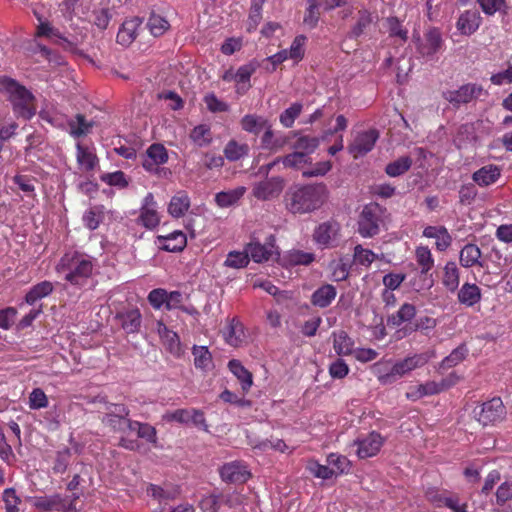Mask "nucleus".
<instances>
[{"label": "nucleus", "instance_id": "1", "mask_svg": "<svg viewBox=\"0 0 512 512\" xmlns=\"http://www.w3.org/2000/svg\"><path fill=\"white\" fill-rule=\"evenodd\" d=\"M327 198L324 183L290 188L285 195L286 208L293 214H306L318 210Z\"/></svg>", "mask_w": 512, "mask_h": 512}, {"label": "nucleus", "instance_id": "2", "mask_svg": "<svg viewBox=\"0 0 512 512\" xmlns=\"http://www.w3.org/2000/svg\"><path fill=\"white\" fill-rule=\"evenodd\" d=\"M0 87L9 94V101L18 117L29 120L36 114L35 97L15 79L0 75Z\"/></svg>", "mask_w": 512, "mask_h": 512}, {"label": "nucleus", "instance_id": "3", "mask_svg": "<svg viewBox=\"0 0 512 512\" xmlns=\"http://www.w3.org/2000/svg\"><path fill=\"white\" fill-rule=\"evenodd\" d=\"M427 361L422 354H414L406 358L404 361L397 363L378 362L372 367L373 373L383 385L392 384L407 372L423 365Z\"/></svg>", "mask_w": 512, "mask_h": 512}, {"label": "nucleus", "instance_id": "4", "mask_svg": "<svg viewBox=\"0 0 512 512\" xmlns=\"http://www.w3.org/2000/svg\"><path fill=\"white\" fill-rule=\"evenodd\" d=\"M386 218V208L371 202L366 204L358 219V232L361 236L370 238L377 235Z\"/></svg>", "mask_w": 512, "mask_h": 512}, {"label": "nucleus", "instance_id": "5", "mask_svg": "<svg viewBox=\"0 0 512 512\" xmlns=\"http://www.w3.org/2000/svg\"><path fill=\"white\" fill-rule=\"evenodd\" d=\"M66 261L69 271L65 275V280L73 285H83L86 279L92 274L93 264L91 260L76 254L70 259H67V256L62 259L63 263Z\"/></svg>", "mask_w": 512, "mask_h": 512}, {"label": "nucleus", "instance_id": "6", "mask_svg": "<svg viewBox=\"0 0 512 512\" xmlns=\"http://www.w3.org/2000/svg\"><path fill=\"white\" fill-rule=\"evenodd\" d=\"M312 237L321 249L336 247L340 237V224L335 220L323 222L314 229Z\"/></svg>", "mask_w": 512, "mask_h": 512}, {"label": "nucleus", "instance_id": "7", "mask_svg": "<svg viewBox=\"0 0 512 512\" xmlns=\"http://www.w3.org/2000/svg\"><path fill=\"white\" fill-rule=\"evenodd\" d=\"M483 93L484 89L481 85L468 83L460 86L456 90L444 91L442 96L450 104L458 108L462 104H467L472 100L478 99Z\"/></svg>", "mask_w": 512, "mask_h": 512}, {"label": "nucleus", "instance_id": "8", "mask_svg": "<svg viewBox=\"0 0 512 512\" xmlns=\"http://www.w3.org/2000/svg\"><path fill=\"white\" fill-rule=\"evenodd\" d=\"M478 421L484 426L495 424L505 418L506 410L500 398H493L482 404L479 412L474 410Z\"/></svg>", "mask_w": 512, "mask_h": 512}, {"label": "nucleus", "instance_id": "9", "mask_svg": "<svg viewBox=\"0 0 512 512\" xmlns=\"http://www.w3.org/2000/svg\"><path fill=\"white\" fill-rule=\"evenodd\" d=\"M378 139L379 131L376 129L359 132L349 145L348 150L354 158L364 156L374 148Z\"/></svg>", "mask_w": 512, "mask_h": 512}, {"label": "nucleus", "instance_id": "10", "mask_svg": "<svg viewBox=\"0 0 512 512\" xmlns=\"http://www.w3.org/2000/svg\"><path fill=\"white\" fill-rule=\"evenodd\" d=\"M248 257L250 256L254 262L261 263L268 261L274 254L279 255L275 248V237L270 235L265 244L259 241H251L246 246Z\"/></svg>", "mask_w": 512, "mask_h": 512}, {"label": "nucleus", "instance_id": "11", "mask_svg": "<svg viewBox=\"0 0 512 512\" xmlns=\"http://www.w3.org/2000/svg\"><path fill=\"white\" fill-rule=\"evenodd\" d=\"M443 38L438 28H429L424 33V38L418 44V52L424 57H431L441 50Z\"/></svg>", "mask_w": 512, "mask_h": 512}, {"label": "nucleus", "instance_id": "12", "mask_svg": "<svg viewBox=\"0 0 512 512\" xmlns=\"http://www.w3.org/2000/svg\"><path fill=\"white\" fill-rule=\"evenodd\" d=\"M283 190V180L280 177H273L259 182L253 188V195L257 199L267 200L278 196Z\"/></svg>", "mask_w": 512, "mask_h": 512}, {"label": "nucleus", "instance_id": "13", "mask_svg": "<svg viewBox=\"0 0 512 512\" xmlns=\"http://www.w3.org/2000/svg\"><path fill=\"white\" fill-rule=\"evenodd\" d=\"M168 161V152L163 144L153 143L146 150L143 156L142 166L148 171L154 169L155 166H160Z\"/></svg>", "mask_w": 512, "mask_h": 512}, {"label": "nucleus", "instance_id": "14", "mask_svg": "<svg viewBox=\"0 0 512 512\" xmlns=\"http://www.w3.org/2000/svg\"><path fill=\"white\" fill-rule=\"evenodd\" d=\"M355 444L357 445V455L364 459L372 457L379 452L383 439L380 434L372 432L367 437L355 441Z\"/></svg>", "mask_w": 512, "mask_h": 512}, {"label": "nucleus", "instance_id": "15", "mask_svg": "<svg viewBox=\"0 0 512 512\" xmlns=\"http://www.w3.org/2000/svg\"><path fill=\"white\" fill-rule=\"evenodd\" d=\"M157 241L159 247L168 252H180L187 244L186 235L181 231H174L166 236H158Z\"/></svg>", "mask_w": 512, "mask_h": 512}, {"label": "nucleus", "instance_id": "16", "mask_svg": "<svg viewBox=\"0 0 512 512\" xmlns=\"http://www.w3.org/2000/svg\"><path fill=\"white\" fill-rule=\"evenodd\" d=\"M220 475L223 481L230 483H243L249 477L245 467L237 462L223 465L220 469Z\"/></svg>", "mask_w": 512, "mask_h": 512}, {"label": "nucleus", "instance_id": "17", "mask_svg": "<svg viewBox=\"0 0 512 512\" xmlns=\"http://www.w3.org/2000/svg\"><path fill=\"white\" fill-rule=\"evenodd\" d=\"M375 16L367 10L360 9L357 12V20L356 23L351 27L350 31L347 34V37L350 39H358L361 37L368 28L373 24L375 20Z\"/></svg>", "mask_w": 512, "mask_h": 512}, {"label": "nucleus", "instance_id": "18", "mask_svg": "<svg viewBox=\"0 0 512 512\" xmlns=\"http://www.w3.org/2000/svg\"><path fill=\"white\" fill-rule=\"evenodd\" d=\"M481 250L475 244L468 243L460 251L459 261L462 267L470 268L473 266L484 267V261L481 260Z\"/></svg>", "mask_w": 512, "mask_h": 512}, {"label": "nucleus", "instance_id": "19", "mask_svg": "<svg viewBox=\"0 0 512 512\" xmlns=\"http://www.w3.org/2000/svg\"><path fill=\"white\" fill-rule=\"evenodd\" d=\"M481 17L476 10H467L460 15L457 21V29L464 35H471L480 26Z\"/></svg>", "mask_w": 512, "mask_h": 512}, {"label": "nucleus", "instance_id": "20", "mask_svg": "<svg viewBox=\"0 0 512 512\" xmlns=\"http://www.w3.org/2000/svg\"><path fill=\"white\" fill-rule=\"evenodd\" d=\"M223 337L233 348H240L245 339L243 325L237 319H231L223 330Z\"/></svg>", "mask_w": 512, "mask_h": 512}, {"label": "nucleus", "instance_id": "21", "mask_svg": "<svg viewBox=\"0 0 512 512\" xmlns=\"http://www.w3.org/2000/svg\"><path fill=\"white\" fill-rule=\"evenodd\" d=\"M501 175V169L494 164L481 167L472 175V179L479 186H489L495 183Z\"/></svg>", "mask_w": 512, "mask_h": 512}, {"label": "nucleus", "instance_id": "22", "mask_svg": "<svg viewBox=\"0 0 512 512\" xmlns=\"http://www.w3.org/2000/svg\"><path fill=\"white\" fill-rule=\"evenodd\" d=\"M142 24V20L139 17L126 20L117 34V42L121 45H129L136 38V31Z\"/></svg>", "mask_w": 512, "mask_h": 512}, {"label": "nucleus", "instance_id": "23", "mask_svg": "<svg viewBox=\"0 0 512 512\" xmlns=\"http://www.w3.org/2000/svg\"><path fill=\"white\" fill-rule=\"evenodd\" d=\"M337 295L336 288L331 284H324L315 290L311 296V303L320 308L328 307Z\"/></svg>", "mask_w": 512, "mask_h": 512}, {"label": "nucleus", "instance_id": "24", "mask_svg": "<svg viewBox=\"0 0 512 512\" xmlns=\"http://www.w3.org/2000/svg\"><path fill=\"white\" fill-rule=\"evenodd\" d=\"M120 320L122 328L127 333H135L141 327L142 317L138 309H130L120 312L116 316Z\"/></svg>", "mask_w": 512, "mask_h": 512}, {"label": "nucleus", "instance_id": "25", "mask_svg": "<svg viewBox=\"0 0 512 512\" xmlns=\"http://www.w3.org/2000/svg\"><path fill=\"white\" fill-rule=\"evenodd\" d=\"M458 301L467 306L472 307L481 300V290L476 284L465 283L458 290Z\"/></svg>", "mask_w": 512, "mask_h": 512}, {"label": "nucleus", "instance_id": "26", "mask_svg": "<svg viewBox=\"0 0 512 512\" xmlns=\"http://www.w3.org/2000/svg\"><path fill=\"white\" fill-rule=\"evenodd\" d=\"M190 207V199L185 191H179L169 203L168 212L174 218L182 217Z\"/></svg>", "mask_w": 512, "mask_h": 512}, {"label": "nucleus", "instance_id": "27", "mask_svg": "<svg viewBox=\"0 0 512 512\" xmlns=\"http://www.w3.org/2000/svg\"><path fill=\"white\" fill-rule=\"evenodd\" d=\"M416 315V308L413 304L405 303L400 309L387 319L388 326L394 328L401 326L404 323L410 322Z\"/></svg>", "mask_w": 512, "mask_h": 512}, {"label": "nucleus", "instance_id": "28", "mask_svg": "<svg viewBox=\"0 0 512 512\" xmlns=\"http://www.w3.org/2000/svg\"><path fill=\"white\" fill-rule=\"evenodd\" d=\"M157 331L166 350L169 352H177L179 350L180 340L177 333L168 329L162 322L157 323Z\"/></svg>", "mask_w": 512, "mask_h": 512}, {"label": "nucleus", "instance_id": "29", "mask_svg": "<svg viewBox=\"0 0 512 512\" xmlns=\"http://www.w3.org/2000/svg\"><path fill=\"white\" fill-rule=\"evenodd\" d=\"M240 124L244 131L258 135L264 128L268 127L269 121L263 116L247 114L241 119Z\"/></svg>", "mask_w": 512, "mask_h": 512}, {"label": "nucleus", "instance_id": "30", "mask_svg": "<svg viewBox=\"0 0 512 512\" xmlns=\"http://www.w3.org/2000/svg\"><path fill=\"white\" fill-rule=\"evenodd\" d=\"M76 150V158L79 166L85 171L93 170L99 162L96 154L80 143L77 144Z\"/></svg>", "mask_w": 512, "mask_h": 512}, {"label": "nucleus", "instance_id": "31", "mask_svg": "<svg viewBox=\"0 0 512 512\" xmlns=\"http://www.w3.org/2000/svg\"><path fill=\"white\" fill-rule=\"evenodd\" d=\"M67 124L70 134L75 138L87 135L93 127V122L87 121L83 114H76Z\"/></svg>", "mask_w": 512, "mask_h": 512}, {"label": "nucleus", "instance_id": "32", "mask_svg": "<svg viewBox=\"0 0 512 512\" xmlns=\"http://www.w3.org/2000/svg\"><path fill=\"white\" fill-rule=\"evenodd\" d=\"M228 367L240 381L243 392H247L253 384L252 374L238 360H231Z\"/></svg>", "mask_w": 512, "mask_h": 512}, {"label": "nucleus", "instance_id": "33", "mask_svg": "<svg viewBox=\"0 0 512 512\" xmlns=\"http://www.w3.org/2000/svg\"><path fill=\"white\" fill-rule=\"evenodd\" d=\"M53 291V284L50 281H42L34 285L26 294L25 302L34 305L38 300L48 296Z\"/></svg>", "mask_w": 512, "mask_h": 512}, {"label": "nucleus", "instance_id": "34", "mask_svg": "<svg viewBox=\"0 0 512 512\" xmlns=\"http://www.w3.org/2000/svg\"><path fill=\"white\" fill-rule=\"evenodd\" d=\"M459 283V269L455 262L450 261L444 267L443 285L450 292H455L459 287Z\"/></svg>", "mask_w": 512, "mask_h": 512}, {"label": "nucleus", "instance_id": "35", "mask_svg": "<svg viewBox=\"0 0 512 512\" xmlns=\"http://www.w3.org/2000/svg\"><path fill=\"white\" fill-rule=\"evenodd\" d=\"M245 188L238 187L229 191H222L216 194L215 202L221 208H227L234 205L244 195Z\"/></svg>", "mask_w": 512, "mask_h": 512}, {"label": "nucleus", "instance_id": "36", "mask_svg": "<svg viewBox=\"0 0 512 512\" xmlns=\"http://www.w3.org/2000/svg\"><path fill=\"white\" fill-rule=\"evenodd\" d=\"M412 164L413 160L410 156H402L387 164L385 172L390 177H398L406 173Z\"/></svg>", "mask_w": 512, "mask_h": 512}, {"label": "nucleus", "instance_id": "37", "mask_svg": "<svg viewBox=\"0 0 512 512\" xmlns=\"http://www.w3.org/2000/svg\"><path fill=\"white\" fill-rule=\"evenodd\" d=\"M319 144L320 138L302 135L292 144V148L309 157V154L313 153L318 148Z\"/></svg>", "mask_w": 512, "mask_h": 512}, {"label": "nucleus", "instance_id": "38", "mask_svg": "<svg viewBox=\"0 0 512 512\" xmlns=\"http://www.w3.org/2000/svg\"><path fill=\"white\" fill-rule=\"evenodd\" d=\"M249 146L247 144H240L235 140H230L225 148L224 155L227 160L234 162L248 155Z\"/></svg>", "mask_w": 512, "mask_h": 512}, {"label": "nucleus", "instance_id": "39", "mask_svg": "<svg viewBox=\"0 0 512 512\" xmlns=\"http://www.w3.org/2000/svg\"><path fill=\"white\" fill-rule=\"evenodd\" d=\"M190 138L199 147L207 146L212 141L210 128L204 124L198 125L192 129Z\"/></svg>", "mask_w": 512, "mask_h": 512}, {"label": "nucleus", "instance_id": "40", "mask_svg": "<svg viewBox=\"0 0 512 512\" xmlns=\"http://www.w3.org/2000/svg\"><path fill=\"white\" fill-rule=\"evenodd\" d=\"M138 219L147 229H154L160 222L159 214L153 207H141Z\"/></svg>", "mask_w": 512, "mask_h": 512}, {"label": "nucleus", "instance_id": "41", "mask_svg": "<svg viewBox=\"0 0 512 512\" xmlns=\"http://www.w3.org/2000/svg\"><path fill=\"white\" fill-rule=\"evenodd\" d=\"M281 163L286 168H294V169H301L304 165L310 163V158L304 155L303 153H300V151L294 150V152L284 156L280 157Z\"/></svg>", "mask_w": 512, "mask_h": 512}, {"label": "nucleus", "instance_id": "42", "mask_svg": "<svg viewBox=\"0 0 512 512\" xmlns=\"http://www.w3.org/2000/svg\"><path fill=\"white\" fill-rule=\"evenodd\" d=\"M315 260L313 253L304 252L301 250H291L285 257V261L289 265H309Z\"/></svg>", "mask_w": 512, "mask_h": 512}, {"label": "nucleus", "instance_id": "43", "mask_svg": "<svg viewBox=\"0 0 512 512\" xmlns=\"http://www.w3.org/2000/svg\"><path fill=\"white\" fill-rule=\"evenodd\" d=\"M100 180L109 186H115L117 188L123 189L129 185V180L126 175L122 171H115L112 173H105L100 176Z\"/></svg>", "mask_w": 512, "mask_h": 512}, {"label": "nucleus", "instance_id": "44", "mask_svg": "<svg viewBox=\"0 0 512 512\" xmlns=\"http://www.w3.org/2000/svg\"><path fill=\"white\" fill-rule=\"evenodd\" d=\"M34 506L38 509L49 511L52 509H61L64 508L62 504V499L59 495H54L51 497H37L34 499Z\"/></svg>", "mask_w": 512, "mask_h": 512}, {"label": "nucleus", "instance_id": "45", "mask_svg": "<svg viewBox=\"0 0 512 512\" xmlns=\"http://www.w3.org/2000/svg\"><path fill=\"white\" fill-rule=\"evenodd\" d=\"M263 3H264V0H253L252 1L251 7H250V12H249V17H248V24H247L248 25L247 30L249 32L256 30L258 24L260 23V21L262 19Z\"/></svg>", "mask_w": 512, "mask_h": 512}, {"label": "nucleus", "instance_id": "46", "mask_svg": "<svg viewBox=\"0 0 512 512\" xmlns=\"http://www.w3.org/2000/svg\"><path fill=\"white\" fill-rule=\"evenodd\" d=\"M327 463L335 470V475L347 473L350 469V461L343 455L331 453L327 457Z\"/></svg>", "mask_w": 512, "mask_h": 512}, {"label": "nucleus", "instance_id": "47", "mask_svg": "<svg viewBox=\"0 0 512 512\" xmlns=\"http://www.w3.org/2000/svg\"><path fill=\"white\" fill-rule=\"evenodd\" d=\"M306 469L315 477L324 480L330 479L335 475V470L329 466L321 465L317 461L310 460L307 463Z\"/></svg>", "mask_w": 512, "mask_h": 512}, {"label": "nucleus", "instance_id": "48", "mask_svg": "<svg viewBox=\"0 0 512 512\" xmlns=\"http://www.w3.org/2000/svg\"><path fill=\"white\" fill-rule=\"evenodd\" d=\"M147 27L149 28L152 35L158 37L163 35L164 32L169 28V23L162 16L152 14L147 22Z\"/></svg>", "mask_w": 512, "mask_h": 512}, {"label": "nucleus", "instance_id": "49", "mask_svg": "<svg viewBox=\"0 0 512 512\" xmlns=\"http://www.w3.org/2000/svg\"><path fill=\"white\" fill-rule=\"evenodd\" d=\"M416 259L421 267V274H426L434 265V259L427 247H418L416 249Z\"/></svg>", "mask_w": 512, "mask_h": 512}, {"label": "nucleus", "instance_id": "50", "mask_svg": "<svg viewBox=\"0 0 512 512\" xmlns=\"http://www.w3.org/2000/svg\"><path fill=\"white\" fill-rule=\"evenodd\" d=\"M249 264L247 252L232 251L227 255L224 265L230 268H244Z\"/></svg>", "mask_w": 512, "mask_h": 512}, {"label": "nucleus", "instance_id": "51", "mask_svg": "<svg viewBox=\"0 0 512 512\" xmlns=\"http://www.w3.org/2000/svg\"><path fill=\"white\" fill-rule=\"evenodd\" d=\"M302 111V105L300 103H294L289 108L284 110L280 115V123L286 127L290 128L293 126L295 119L300 115Z\"/></svg>", "mask_w": 512, "mask_h": 512}, {"label": "nucleus", "instance_id": "52", "mask_svg": "<svg viewBox=\"0 0 512 512\" xmlns=\"http://www.w3.org/2000/svg\"><path fill=\"white\" fill-rule=\"evenodd\" d=\"M335 352H354L353 341L345 331L334 333Z\"/></svg>", "mask_w": 512, "mask_h": 512}, {"label": "nucleus", "instance_id": "53", "mask_svg": "<svg viewBox=\"0 0 512 512\" xmlns=\"http://www.w3.org/2000/svg\"><path fill=\"white\" fill-rule=\"evenodd\" d=\"M148 302L154 309H166L167 291L162 288H156L149 292Z\"/></svg>", "mask_w": 512, "mask_h": 512}, {"label": "nucleus", "instance_id": "54", "mask_svg": "<svg viewBox=\"0 0 512 512\" xmlns=\"http://www.w3.org/2000/svg\"><path fill=\"white\" fill-rule=\"evenodd\" d=\"M166 422H177L180 424L190 423V409H177L175 411H167L162 416Z\"/></svg>", "mask_w": 512, "mask_h": 512}, {"label": "nucleus", "instance_id": "55", "mask_svg": "<svg viewBox=\"0 0 512 512\" xmlns=\"http://www.w3.org/2000/svg\"><path fill=\"white\" fill-rule=\"evenodd\" d=\"M354 261L363 266H369L376 258V255L369 249L356 245L354 248Z\"/></svg>", "mask_w": 512, "mask_h": 512}, {"label": "nucleus", "instance_id": "56", "mask_svg": "<svg viewBox=\"0 0 512 512\" xmlns=\"http://www.w3.org/2000/svg\"><path fill=\"white\" fill-rule=\"evenodd\" d=\"M71 458V451L69 448H65L61 451H58L56 454L55 462L53 465V471L55 473H64L69 465Z\"/></svg>", "mask_w": 512, "mask_h": 512}, {"label": "nucleus", "instance_id": "57", "mask_svg": "<svg viewBox=\"0 0 512 512\" xmlns=\"http://www.w3.org/2000/svg\"><path fill=\"white\" fill-rule=\"evenodd\" d=\"M477 2L486 15L491 16L496 11H503L506 13L504 10L506 8L505 0H477Z\"/></svg>", "mask_w": 512, "mask_h": 512}, {"label": "nucleus", "instance_id": "58", "mask_svg": "<svg viewBox=\"0 0 512 512\" xmlns=\"http://www.w3.org/2000/svg\"><path fill=\"white\" fill-rule=\"evenodd\" d=\"M257 63L250 62L238 68L234 74V81L242 84L249 83L251 75L256 71Z\"/></svg>", "mask_w": 512, "mask_h": 512}, {"label": "nucleus", "instance_id": "59", "mask_svg": "<svg viewBox=\"0 0 512 512\" xmlns=\"http://www.w3.org/2000/svg\"><path fill=\"white\" fill-rule=\"evenodd\" d=\"M386 22L391 37H399L403 41L407 40L408 31L402 28V25L397 17H389L387 18Z\"/></svg>", "mask_w": 512, "mask_h": 512}, {"label": "nucleus", "instance_id": "60", "mask_svg": "<svg viewBox=\"0 0 512 512\" xmlns=\"http://www.w3.org/2000/svg\"><path fill=\"white\" fill-rule=\"evenodd\" d=\"M17 309L15 307H6L0 310V328L8 330L15 323L17 317Z\"/></svg>", "mask_w": 512, "mask_h": 512}, {"label": "nucleus", "instance_id": "61", "mask_svg": "<svg viewBox=\"0 0 512 512\" xmlns=\"http://www.w3.org/2000/svg\"><path fill=\"white\" fill-rule=\"evenodd\" d=\"M331 167L330 161L318 162L311 168L303 170L302 176L305 178L324 176L331 170Z\"/></svg>", "mask_w": 512, "mask_h": 512}, {"label": "nucleus", "instance_id": "62", "mask_svg": "<svg viewBox=\"0 0 512 512\" xmlns=\"http://www.w3.org/2000/svg\"><path fill=\"white\" fill-rule=\"evenodd\" d=\"M204 102L207 109L213 113L226 112L229 109L228 104L219 100L214 93H208L205 95Z\"/></svg>", "mask_w": 512, "mask_h": 512}, {"label": "nucleus", "instance_id": "63", "mask_svg": "<svg viewBox=\"0 0 512 512\" xmlns=\"http://www.w3.org/2000/svg\"><path fill=\"white\" fill-rule=\"evenodd\" d=\"M48 405V399L44 391L35 388L29 396V406L31 409H40Z\"/></svg>", "mask_w": 512, "mask_h": 512}, {"label": "nucleus", "instance_id": "64", "mask_svg": "<svg viewBox=\"0 0 512 512\" xmlns=\"http://www.w3.org/2000/svg\"><path fill=\"white\" fill-rule=\"evenodd\" d=\"M512 500V482L505 481L496 490V503L500 506Z\"/></svg>", "mask_w": 512, "mask_h": 512}]
</instances>
